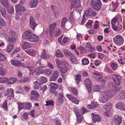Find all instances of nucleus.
<instances>
[{"instance_id": "f257e3e1", "label": "nucleus", "mask_w": 125, "mask_h": 125, "mask_svg": "<svg viewBox=\"0 0 125 125\" xmlns=\"http://www.w3.org/2000/svg\"><path fill=\"white\" fill-rule=\"evenodd\" d=\"M91 6L92 8L97 11L101 10L102 3L100 0H92L91 2Z\"/></svg>"}, {"instance_id": "f03ea898", "label": "nucleus", "mask_w": 125, "mask_h": 125, "mask_svg": "<svg viewBox=\"0 0 125 125\" xmlns=\"http://www.w3.org/2000/svg\"><path fill=\"white\" fill-rule=\"evenodd\" d=\"M112 94L109 92H103L100 95L99 101L103 103H105L108 100V98L112 97Z\"/></svg>"}, {"instance_id": "7ed1b4c3", "label": "nucleus", "mask_w": 125, "mask_h": 125, "mask_svg": "<svg viewBox=\"0 0 125 125\" xmlns=\"http://www.w3.org/2000/svg\"><path fill=\"white\" fill-rule=\"evenodd\" d=\"M113 40L115 43L119 46L122 45L124 42L122 37L120 35H119L116 36L114 38Z\"/></svg>"}, {"instance_id": "20e7f679", "label": "nucleus", "mask_w": 125, "mask_h": 125, "mask_svg": "<svg viewBox=\"0 0 125 125\" xmlns=\"http://www.w3.org/2000/svg\"><path fill=\"white\" fill-rule=\"evenodd\" d=\"M82 111L77 109L75 110V113L77 117V122L79 124L81 123L83 119V116L81 114Z\"/></svg>"}, {"instance_id": "39448f33", "label": "nucleus", "mask_w": 125, "mask_h": 125, "mask_svg": "<svg viewBox=\"0 0 125 125\" xmlns=\"http://www.w3.org/2000/svg\"><path fill=\"white\" fill-rule=\"evenodd\" d=\"M112 77L114 80V82L115 84L117 86L120 85L121 82V77L115 74L112 75Z\"/></svg>"}, {"instance_id": "423d86ee", "label": "nucleus", "mask_w": 125, "mask_h": 125, "mask_svg": "<svg viewBox=\"0 0 125 125\" xmlns=\"http://www.w3.org/2000/svg\"><path fill=\"white\" fill-rule=\"evenodd\" d=\"M31 99L32 100L36 101L39 97L40 95L38 93L34 90L32 91L31 92Z\"/></svg>"}, {"instance_id": "0eeeda50", "label": "nucleus", "mask_w": 125, "mask_h": 125, "mask_svg": "<svg viewBox=\"0 0 125 125\" xmlns=\"http://www.w3.org/2000/svg\"><path fill=\"white\" fill-rule=\"evenodd\" d=\"M113 121L116 125H120L122 123L121 117L117 115H115L113 117Z\"/></svg>"}, {"instance_id": "6e6552de", "label": "nucleus", "mask_w": 125, "mask_h": 125, "mask_svg": "<svg viewBox=\"0 0 125 125\" xmlns=\"http://www.w3.org/2000/svg\"><path fill=\"white\" fill-rule=\"evenodd\" d=\"M85 14L87 16H95L96 15L95 12L92 10L91 8H88L87 10L85 11Z\"/></svg>"}, {"instance_id": "1a4fd4ad", "label": "nucleus", "mask_w": 125, "mask_h": 125, "mask_svg": "<svg viewBox=\"0 0 125 125\" xmlns=\"http://www.w3.org/2000/svg\"><path fill=\"white\" fill-rule=\"evenodd\" d=\"M50 92L52 93L55 94V95L56 96L57 93L55 91L57 88V85L55 83H51L50 84Z\"/></svg>"}, {"instance_id": "9d476101", "label": "nucleus", "mask_w": 125, "mask_h": 125, "mask_svg": "<svg viewBox=\"0 0 125 125\" xmlns=\"http://www.w3.org/2000/svg\"><path fill=\"white\" fill-rule=\"evenodd\" d=\"M59 75V72L56 71H54L53 72L52 75L50 77L49 80L50 81H55L58 77Z\"/></svg>"}, {"instance_id": "9b49d317", "label": "nucleus", "mask_w": 125, "mask_h": 125, "mask_svg": "<svg viewBox=\"0 0 125 125\" xmlns=\"http://www.w3.org/2000/svg\"><path fill=\"white\" fill-rule=\"evenodd\" d=\"M32 34L31 31L27 30L23 34L22 37L24 39L28 40Z\"/></svg>"}, {"instance_id": "f8f14e48", "label": "nucleus", "mask_w": 125, "mask_h": 125, "mask_svg": "<svg viewBox=\"0 0 125 125\" xmlns=\"http://www.w3.org/2000/svg\"><path fill=\"white\" fill-rule=\"evenodd\" d=\"M66 96L70 101L77 104H78L79 100L75 98L71 94H67Z\"/></svg>"}, {"instance_id": "ddd939ff", "label": "nucleus", "mask_w": 125, "mask_h": 125, "mask_svg": "<svg viewBox=\"0 0 125 125\" xmlns=\"http://www.w3.org/2000/svg\"><path fill=\"white\" fill-rule=\"evenodd\" d=\"M91 115L92 120L94 123H95L100 121L101 118L98 115H95L94 114L92 113Z\"/></svg>"}, {"instance_id": "4468645a", "label": "nucleus", "mask_w": 125, "mask_h": 125, "mask_svg": "<svg viewBox=\"0 0 125 125\" xmlns=\"http://www.w3.org/2000/svg\"><path fill=\"white\" fill-rule=\"evenodd\" d=\"M5 96H7L8 97L10 96L14 97V91L13 89L10 88L8 89L6 92L5 94Z\"/></svg>"}, {"instance_id": "2eb2a0df", "label": "nucleus", "mask_w": 125, "mask_h": 125, "mask_svg": "<svg viewBox=\"0 0 125 125\" xmlns=\"http://www.w3.org/2000/svg\"><path fill=\"white\" fill-rule=\"evenodd\" d=\"M38 3V0H31L29 2V5L31 8H35L37 6Z\"/></svg>"}, {"instance_id": "dca6fc26", "label": "nucleus", "mask_w": 125, "mask_h": 125, "mask_svg": "<svg viewBox=\"0 0 125 125\" xmlns=\"http://www.w3.org/2000/svg\"><path fill=\"white\" fill-rule=\"evenodd\" d=\"M39 39V37L33 33L28 40L31 42H36L38 41Z\"/></svg>"}, {"instance_id": "f3484780", "label": "nucleus", "mask_w": 125, "mask_h": 125, "mask_svg": "<svg viewBox=\"0 0 125 125\" xmlns=\"http://www.w3.org/2000/svg\"><path fill=\"white\" fill-rule=\"evenodd\" d=\"M15 10L16 11H24L25 10L24 7L21 5L18 4L15 6Z\"/></svg>"}, {"instance_id": "a211bd4d", "label": "nucleus", "mask_w": 125, "mask_h": 125, "mask_svg": "<svg viewBox=\"0 0 125 125\" xmlns=\"http://www.w3.org/2000/svg\"><path fill=\"white\" fill-rule=\"evenodd\" d=\"M117 22L116 24L112 25V28L114 30L118 31L120 30L122 28V26L118 24Z\"/></svg>"}, {"instance_id": "6ab92c4d", "label": "nucleus", "mask_w": 125, "mask_h": 125, "mask_svg": "<svg viewBox=\"0 0 125 125\" xmlns=\"http://www.w3.org/2000/svg\"><path fill=\"white\" fill-rule=\"evenodd\" d=\"M41 57L42 59H47L49 58V54L45 52V50L43 49L41 53Z\"/></svg>"}, {"instance_id": "aec40b11", "label": "nucleus", "mask_w": 125, "mask_h": 125, "mask_svg": "<svg viewBox=\"0 0 125 125\" xmlns=\"http://www.w3.org/2000/svg\"><path fill=\"white\" fill-rule=\"evenodd\" d=\"M0 2L2 5L6 8H8L9 7V5L8 0H0Z\"/></svg>"}, {"instance_id": "412c9836", "label": "nucleus", "mask_w": 125, "mask_h": 125, "mask_svg": "<svg viewBox=\"0 0 125 125\" xmlns=\"http://www.w3.org/2000/svg\"><path fill=\"white\" fill-rule=\"evenodd\" d=\"M72 3H73L75 4L76 6H78V8H79L78 10H82L81 5L80 4V0H73Z\"/></svg>"}, {"instance_id": "4be33fe9", "label": "nucleus", "mask_w": 125, "mask_h": 125, "mask_svg": "<svg viewBox=\"0 0 125 125\" xmlns=\"http://www.w3.org/2000/svg\"><path fill=\"white\" fill-rule=\"evenodd\" d=\"M63 53L66 56L70 57L72 55V54L71 53V52L69 50L64 49L63 50Z\"/></svg>"}, {"instance_id": "5701e85b", "label": "nucleus", "mask_w": 125, "mask_h": 125, "mask_svg": "<svg viewBox=\"0 0 125 125\" xmlns=\"http://www.w3.org/2000/svg\"><path fill=\"white\" fill-rule=\"evenodd\" d=\"M68 21L67 18H64L62 19L61 20V26L63 29H65V24L66 22Z\"/></svg>"}, {"instance_id": "b1692460", "label": "nucleus", "mask_w": 125, "mask_h": 125, "mask_svg": "<svg viewBox=\"0 0 125 125\" xmlns=\"http://www.w3.org/2000/svg\"><path fill=\"white\" fill-rule=\"evenodd\" d=\"M124 105L121 102H119L118 103H117L116 105V107L121 110H124Z\"/></svg>"}, {"instance_id": "393cba45", "label": "nucleus", "mask_w": 125, "mask_h": 125, "mask_svg": "<svg viewBox=\"0 0 125 125\" xmlns=\"http://www.w3.org/2000/svg\"><path fill=\"white\" fill-rule=\"evenodd\" d=\"M104 108L108 111H110L112 108V105L110 102H108L106 104L104 105Z\"/></svg>"}, {"instance_id": "a878e982", "label": "nucleus", "mask_w": 125, "mask_h": 125, "mask_svg": "<svg viewBox=\"0 0 125 125\" xmlns=\"http://www.w3.org/2000/svg\"><path fill=\"white\" fill-rule=\"evenodd\" d=\"M0 12L2 15L3 17H5L6 14V12L5 9L1 7H0Z\"/></svg>"}, {"instance_id": "bb28decb", "label": "nucleus", "mask_w": 125, "mask_h": 125, "mask_svg": "<svg viewBox=\"0 0 125 125\" xmlns=\"http://www.w3.org/2000/svg\"><path fill=\"white\" fill-rule=\"evenodd\" d=\"M24 108L26 109H30L32 107L31 103L29 102L28 103H25L24 104Z\"/></svg>"}, {"instance_id": "cd10ccee", "label": "nucleus", "mask_w": 125, "mask_h": 125, "mask_svg": "<svg viewBox=\"0 0 125 125\" xmlns=\"http://www.w3.org/2000/svg\"><path fill=\"white\" fill-rule=\"evenodd\" d=\"M26 52L28 54L32 56H34L36 52L34 50L31 49L30 50H26Z\"/></svg>"}, {"instance_id": "c85d7f7f", "label": "nucleus", "mask_w": 125, "mask_h": 125, "mask_svg": "<svg viewBox=\"0 0 125 125\" xmlns=\"http://www.w3.org/2000/svg\"><path fill=\"white\" fill-rule=\"evenodd\" d=\"M39 80L40 82V84L44 83L47 82V79L46 78L43 77H42L40 78Z\"/></svg>"}, {"instance_id": "c756f323", "label": "nucleus", "mask_w": 125, "mask_h": 125, "mask_svg": "<svg viewBox=\"0 0 125 125\" xmlns=\"http://www.w3.org/2000/svg\"><path fill=\"white\" fill-rule=\"evenodd\" d=\"M17 81V79L15 78H10L8 81V83L10 84L14 83Z\"/></svg>"}, {"instance_id": "7c9ffc66", "label": "nucleus", "mask_w": 125, "mask_h": 125, "mask_svg": "<svg viewBox=\"0 0 125 125\" xmlns=\"http://www.w3.org/2000/svg\"><path fill=\"white\" fill-rule=\"evenodd\" d=\"M52 71L50 69H47L43 71V73L46 75L48 76L52 73Z\"/></svg>"}, {"instance_id": "2f4dec72", "label": "nucleus", "mask_w": 125, "mask_h": 125, "mask_svg": "<svg viewBox=\"0 0 125 125\" xmlns=\"http://www.w3.org/2000/svg\"><path fill=\"white\" fill-rule=\"evenodd\" d=\"M84 83L86 86H88L89 87L90 86L92 85L91 81L88 78L85 80Z\"/></svg>"}, {"instance_id": "473e14b6", "label": "nucleus", "mask_w": 125, "mask_h": 125, "mask_svg": "<svg viewBox=\"0 0 125 125\" xmlns=\"http://www.w3.org/2000/svg\"><path fill=\"white\" fill-rule=\"evenodd\" d=\"M31 46L29 43L27 42H26L23 45L22 48L24 49H27L29 48H30Z\"/></svg>"}, {"instance_id": "72a5a7b5", "label": "nucleus", "mask_w": 125, "mask_h": 125, "mask_svg": "<svg viewBox=\"0 0 125 125\" xmlns=\"http://www.w3.org/2000/svg\"><path fill=\"white\" fill-rule=\"evenodd\" d=\"M14 48V46L11 44H9L6 48L8 52H10Z\"/></svg>"}, {"instance_id": "f704fd0d", "label": "nucleus", "mask_w": 125, "mask_h": 125, "mask_svg": "<svg viewBox=\"0 0 125 125\" xmlns=\"http://www.w3.org/2000/svg\"><path fill=\"white\" fill-rule=\"evenodd\" d=\"M43 71L42 70L41 68H37L35 71L36 74L37 75H39L41 73H43Z\"/></svg>"}, {"instance_id": "c9c22d12", "label": "nucleus", "mask_w": 125, "mask_h": 125, "mask_svg": "<svg viewBox=\"0 0 125 125\" xmlns=\"http://www.w3.org/2000/svg\"><path fill=\"white\" fill-rule=\"evenodd\" d=\"M6 23L4 20L2 18L0 19V28H1L3 26H4Z\"/></svg>"}, {"instance_id": "e433bc0d", "label": "nucleus", "mask_w": 125, "mask_h": 125, "mask_svg": "<svg viewBox=\"0 0 125 125\" xmlns=\"http://www.w3.org/2000/svg\"><path fill=\"white\" fill-rule=\"evenodd\" d=\"M75 79L77 83L78 84L79 82H80L81 80V75L78 74L76 76Z\"/></svg>"}, {"instance_id": "4c0bfd02", "label": "nucleus", "mask_w": 125, "mask_h": 125, "mask_svg": "<svg viewBox=\"0 0 125 125\" xmlns=\"http://www.w3.org/2000/svg\"><path fill=\"white\" fill-rule=\"evenodd\" d=\"M111 87L113 89L115 90L116 92L119 90L121 88L119 87L116 86L113 83H112L111 84Z\"/></svg>"}, {"instance_id": "58836bf2", "label": "nucleus", "mask_w": 125, "mask_h": 125, "mask_svg": "<svg viewBox=\"0 0 125 125\" xmlns=\"http://www.w3.org/2000/svg\"><path fill=\"white\" fill-rule=\"evenodd\" d=\"M101 85H96L94 86L93 88V90L95 91H98L99 90H100Z\"/></svg>"}, {"instance_id": "ea45409f", "label": "nucleus", "mask_w": 125, "mask_h": 125, "mask_svg": "<svg viewBox=\"0 0 125 125\" xmlns=\"http://www.w3.org/2000/svg\"><path fill=\"white\" fill-rule=\"evenodd\" d=\"M60 71L61 72V73H65L66 71L68 70V68L66 67L64 68L60 67L59 68Z\"/></svg>"}, {"instance_id": "a19ab883", "label": "nucleus", "mask_w": 125, "mask_h": 125, "mask_svg": "<svg viewBox=\"0 0 125 125\" xmlns=\"http://www.w3.org/2000/svg\"><path fill=\"white\" fill-rule=\"evenodd\" d=\"M15 41V37L10 38L8 40V42L10 43H14Z\"/></svg>"}, {"instance_id": "79ce46f5", "label": "nucleus", "mask_w": 125, "mask_h": 125, "mask_svg": "<svg viewBox=\"0 0 125 125\" xmlns=\"http://www.w3.org/2000/svg\"><path fill=\"white\" fill-rule=\"evenodd\" d=\"M55 55L60 57H63L64 56L63 54L60 52H58L57 51L55 53Z\"/></svg>"}, {"instance_id": "37998d69", "label": "nucleus", "mask_w": 125, "mask_h": 125, "mask_svg": "<svg viewBox=\"0 0 125 125\" xmlns=\"http://www.w3.org/2000/svg\"><path fill=\"white\" fill-rule=\"evenodd\" d=\"M111 66L112 69L114 70H115L118 67L117 64L114 63H112L111 64Z\"/></svg>"}, {"instance_id": "c03bdc74", "label": "nucleus", "mask_w": 125, "mask_h": 125, "mask_svg": "<svg viewBox=\"0 0 125 125\" xmlns=\"http://www.w3.org/2000/svg\"><path fill=\"white\" fill-rule=\"evenodd\" d=\"M7 101L5 100L4 101L2 105V107L3 109L5 110H7Z\"/></svg>"}, {"instance_id": "a18cd8bd", "label": "nucleus", "mask_w": 125, "mask_h": 125, "mask_svg": "<svg viewBox=\"0 0 125 125\" xmlns=\"http://www.w3.org/2000/svg\"><path fill=\"white\" fill-rule=\"evenodd\" d=\"M9 34L10 36H12L13 37H15L16 35V32L13 30H10L9 32Z\"/></svg>"}, {"instance_id": "49530a36", "label": "nucleus", "mask_w": 125, "mask_h": 125, "mask_svg": "<svg viewBox=\"0 0 125 125\" xmlns=\"http://www.w3.org/2000/svg\"><path fill=\"white\" fill-rule=\"evenodd\" d=\"M46 104H45L46 105L49 106L50 105L53 106L54 105V102L52 100H50L47 101L46 102Z\"/></svg>"}, {"instance_id": "de8ad7c7", "label": "nucleus", "mask_w": 125, "mask_h": 125, "mask_svg": "<svg viewBox=\"0 0 125 125\" xmlns=\"http://www.w3.org/2000/svg\"><path fill=\"white\" fill-rule=\"evenodd\" d=\"M33 87L35 89L37 90L39 89L38 83L37 81H35L34 82V85Z\"/></svg>"}, {"instance_id": "09e8293b", "label": "nucleus", "mask_w": 125, "mask_h": 125, "mask_svg": "<svg viewBox=\"0 0 125 125\" xmlns=\"http://www.w3.org/2000/svg\"><path fill=\"white\" fill-rule=\"evenodd\" d=\"M5 55L1 53H0V61H5L6 60Z\"/></svg>"}, {"instance_id": "8fccbe9b", "label": "nucleus", "mask_w": 125, "mask_h": 125, "mask_svg": "<svg viewBox=\"0 0 125 125\" xmlns=\"http://www.w3.org/2000/svg\"><path fill=\"white\" fill-rule=\"evenodd\" d=\"M69 57L70 58L69 59L72 62H76L77 61L76 58L74 56H73V54H72V55L71 57Z\"/></svg>"}, {"instance_id": "3c124183", "label": "nucleus", "mask_w": 125, "mask_h": 125, "mask_svg": "<svg viewBox=\"0 0 125 125\" xmlns=\"http://www.w3.org/2000/svg\"><path fill=\"white\" fill-rule=\"evenodd\" d=\"M56 25V23H54L50 25L49 26V29H51V30H53L54 31V29L55 28Z\"/></svg>"}, {"instance_id": "603ef678", "label": "nucleus", "mask_w": 125, "mask_h": 125, "mask_svg": "<svg viewBox=\"0 0 125 125\" xmlns=\"http://www.w3.org/2000/svg\"><path fill=\"white\" fill-rule=\"evenodd\" d=\"M8 78H0V82L2 83H5L8 81Z\"/></svg>"}, {"instance_id": "864d4df0", "label": "nucleus", "mask_w": 125, "mask_h": 125, "mask_svg": "<svg viewBox=\"0 0 125 125\" xmlns=\"http://www.w3.org/2000/svg\"><path fill=\"white\" fill-rule=\"evenodd\" d=\"M37 66H38L39 68H41L42 67H44L45 66L44 65L41 64V61L39 60L36 62Z\"/></svg>"}, {"instance_id": "5fc2aeb1", "label": "nucleus", "mask_w": 125, "mask_h": 125, "mask_svg": "<svg viewBox=\"0 0 125 125\" xmlns=\"http://www.w3.org/2000/svg\"><path fill=\"white\" fill-rule=\"evenodd\" d=\"M99 26V22L97 21H96L95 22V24L93 28L95 29H97Z\"/></svg>"}, {"instance_id": "6e6d98bb", "label": "nucleus", "mask_w": 125, "mask_h": 125, "mask_svg": "<svg viewBox=\"0 0 125 125\" xmlns=\"http://www.w3.org/2000/svg\"><path fill=\"white\" fill-rule=\"evenodd\" d=\"M82 63L84 65L87 64L89 63V61L87 59H84L82 61Z\"/></svg>"}, {"instance_id": "4d7b16f0", "label": "nucleus", "mask_w": 125, "mask_h": 125, "mask_svg": "<svg viewBox=\"0 0 125 125\" xmlns=\"http://www.w3.org/2000/svg\"><path fill=\"white\" fill-rule=\"evenodd\" d=\"M71 9H73V8L75 7V8L76 9H77L79 11H80L81 10H78V9H79V8H78V6H76V5L75 4H74L73 3H72L71 4Z\"/></svg>"}, {"instance_id": "13d9d810", "label": "nucleus", "mask_w": 125, "mask_h": 125, "mask_svg": "<svg viewBox=\"0 0 125 125\" xmlns=\"http://www.w3.org/2000/svg\"><path fill=\"white\" fill-rule=\"evenodd\" d=\"M41 88L44 93L47 89L46 85H44L41 86Z\"/></svg>"}, {"instance_id": "bf43d9fd", "label": "nucleus", "mask_w": 125, "mask_h": 125, "mask_svg": "<svg viewBox=\"0 0 125 125\" xmlns=\"http://www.w3.org/2000/svg\"><path fill=\"white\" fill-rule=\"evenodd\" d=\"M19 109L18 110L20 111L22 109L23 107L24 108V104L20 103L18 104Z\"/></svg>"}, {"instance_id": "052dcab7", "label": "nucleus", "mask_w": 125, "mask_h": 125, "mask_svg": "<svg viewBox=\"0 0 125 125\" xmlns=\"http://www.w3.org/2000/svg\"><path fill=\"white\" fill-rule=\"evenodd\" d=\"M30 24L31 28L34 30L36 26L35 23V22H31Z\"/></svg>"}, {"instance_id": "680f3d73", "label": "nucleus", "mask_w": 125, "mask_h": 125, "mask_svg": "<svg viewBox=\"0 0 125 125\" xmlns=\"http://www.w3.org/2000/svg\"><path fill=\"white\" fill-rule=\"evenodd\" d=\"M14 7H12L9 9L8 12L10 14L12 13L14 11Z\"/></svg>"}, {"instance_id": "e2e57ef3", "label": "nucleus", "mask_w": 125, "mask_h": 125, "mask_svg": "<svg viewBox=\"0 0 125 125\" xmlns=\"http://www.w3.org/2000/svg\"><path fill=\"white\" fill-rule=\"evenodd\" d=\"M72 91L73 94L75 95H77V92L76 89L73 88L72 89Z\"/></svg>"}, {"instance_id": "0e129e2a", "label": "nucleus", "mask_w": 125, "mask_h": 125, "mask_svg": "<svg viewBox=\"0 0 125 125\" xmlns=\"http://www.w3.org/2000/svg\"><path fill=\"white\" fill-rule=\"evenodd\" d=\"M57 102L58 103H60V104L62 103L63 102V99L61 98H57L56 100Z\"/></svg>"}, {"instance_id": "69168bd1", "label": "nucleus", "mask_w": 125, "mask_h": 125, "mask_svg": "<svg viewBox=\"0 0 125 125\" xmlns=\"http://www.w3.org/2000/svg\"><path fill=\"white\" fill-rule=\"evenodd\" d=\"M23 64L24 65V64L22 63L21 62H20L18 61H16L14 65H15L16 66H20V65H22Z\"/></svg>"}, {"instance_id": "338daca9", "label": "nucleus", "mask_w": 125, "mask_h": 125, "mask_svg": "<svg viewBox=\"0 0 125 125\" xmlns=\"http://www.w3.org/2000/svg\"><path fill=\"white\" fill-rule=\"evenodd\" d=\"M20 50V49L19 48H16L13 52H12V55H13L15 53H17Z\"/></svg>"}, {"instance_id": "774afa93", "label": "nucleus", "mask_w": 125, "mask_h": 125, "mask_svg": "<svg viewBox=\"0 0 125 125\" xmlns=\"http://www.w3.org/2000/svg\"><path fill=\"white\" fill-rule=\"evenodd\" d=\"M117 18H113L112 20L111 23L112 25V26L116 24L115 22L116 21H117Z\"/></svg>"}]
</instances>
